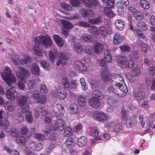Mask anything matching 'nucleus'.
Instances as JSON below:
<instances>
[{
  "instance_id": "a878e982",
  "label": "nucleus",
  "mask_w": 155,
  "mask_h": 155,
  "mask_svg": "<svg viewBox=\"0 0 155 155\" xmlns=\"http://www.w3.org/2000/svg\"><path fill=\"white\" fill-rule=\"evenodd\" d=\"M140 69L139 67H135L132 70L131 72V76L132 77L138 76L140 73Z\"/></svg>"
},
{
  "instance_id": "f257e3e1",
  "label": "nucleus",
  "mask_w": 155,
  "mask_h": 155,
  "mask_svg": "<svg viewBox=\"0 0 155 155\" xmlns=\"http://www.w3.org/2000/svg\"><path fill=\"white\" fill-rule=\"evenodd\" d=\"M112 78L111 84L107 89V92L119 97L125 96L127 94L128 90L125 84L120 83V82L124 81L122 76L119 74H113Z\"/></svg>"
},
{
  "instance_id": "ea45409f",
  "label": "nucleus",
  "mask_w": 155,
  "mask_h": 155,
  "mask_svg": "<svg viewBox=\"0 0 155 155\" xmlns=\"http://www.w3.org/2000/svg\"><path fill=\"white\" fill-rule=\"evenodd\" d=\"M125 65L126 68H131L134 66V62L131 59H129L127 60Z\"/></svg>"
},
{
  "instance_id": "c756f323",
  "label": "nucleus",
  "mask_w": 155,
  "mask_h": 155,
  "mask_svg": "<svg viewBox=\"0 0 155 155\" xmlns=\"http://www.w3.org/2000/svg\"><path fill=\"white\" fill-rule=\"evenodd\" d=\"M73 132L72 130L70 127H66L64 129V135L65 137H69L72 135Z\"/></svg>"
},
{
  "instance_id": "4468645a",
  "label": "nucleus",
  "mask_w": 155,
  "mask_h": 155,
  "mask_svg": "<svg viewBox=\"0 0 155 155\" xmlns=\"http://www.w3.org/2000/svg\"><path fill=\"white\" fill-rule=\"evenodd\" d=\"M124 37L120 34L116 33L114 36L113 41L114 43L116 45H118L121 43L124 39Z\"/></svg>"
},
{
  "instance_id": "4c0bfd02",
  "label": "nucleus",
  "mask_w": 155,
  "mask_h": 155,
  "mask_svg": "<svg viewBox=\"0 0 155 155\" xmlns=\"http://www.w3.org/2000/svg\"><path fill=\"white\" fill-rule=\"evenodd\" d=\"M139 45L142 51L144 52H146L148 50V46L147 44L144 43L143 42L140 41L139 43Z\"/></svg>"
},
{
  "instance_id": "6ab92c4d",
  "label": "nucleus",
  "mask_w": 155,
  "mask_h": 155,
  "mask_svg": "<svg viewBox=\"0 0 155 155\" xmlns=\"http://www.w3.org/2000/svg\"><path fill=\"white\" fill-rule=\"evenodd\" d=\"M4 107L6 110L9 112H12L15 110V106L13 103L8 101L5 102Z\"/></svg>"
},
{
  "instance_id": "9b49d317",
  "label": "nucleus",
  "mask_w": 155,
  "mask_h": 155,
  "mask_svg": "<svg viewBox=\"0 0 155 155\" xmlns=\"http://www.w3.org/2000/svg\"><path fill=\"white\" fill-rule=\"evenodd\" d=\"M113 74L110 73L106 70H104L102 72L101 76L103 80L105 82H108L110 80L112 81Z\"/></svg>"
},
{
  "instance_id": "6e6d98bb",
  "label": "nucleus",
  "mask_w": 155,
  "mask_h": 155,
  "mask_svg": "<svg viewBox=\"0 0 155 155\" xmlns=\"http://www.w3.org/2000/svg\"><path fill=\"white\" fill-rule=\"evenodd\" d=\"M138 28L143 31H145L147 29L146 24L143 22L140 21L138 24Z\"/></svg>"
},
{
  "instance_id": "052dcab7",
  "label": "nucleus",
  "mask_w": 155,
  "mask_h": 155,
  "mask_svg": "<svg viewBox=\"0 0 155 155\" xmlns=\"http://www.w3.org/2000/svg\"><path fill=\"white\" fill-rule=\"evenodd\" d=\"M120 50L123 52H129L130 51V48L128 45H124L120 47Z\"/></svg>"
},
{
  "instance_id": "ddd939ff",
  "label": "nucleus",
  "mask_w": 155,
  "mask_h": 155,
  "mask_svg": "<svg viewBox=\"0 0 155 155\" xmlns=\"http://www.w3.org/2000/svg\"><path fill=\"white\" fill-rule=\"evenodd\" d=\"M94 115L97 120L101 121L106 120L107 118V117L105 114L102 112L96 111L94 112Z\"/></svg>"
},
{
  "instance_id": "f8f14e48",
  "label": "nucleus",
  "mask_w": 155,
  "mask_h": 155,
  "mask_svg": "<svg viewBox=\"0 0 155 155\" xmlns=\"http://www.w3.org/2000/svg\"><path fill=\"white\" fill-rule=\"evenodd\" d=\"M89 104L94 108L98 107L101 104V102L99 99L94 97H92L88 100Z\"/></svg>"
},
{
  "instance_id": "58836bf2",
  "label": "nucleus",
  "mask_w": 155,
  "mask_h": 155,
  "mask_svg": "<svg viewBox=\"0 0 155 155\" xmlns=\"http://www.w3.org/2000/svg\"><path fill=\"white\" fill-rule=\"evenodd\" d=\"M47 101V97L45 96H41L37 99L38 103L41 104H44Z\"/></svg>"
},
{
  "instance_id": "c03bdc74",
  "label": "nucleus",
  "mask_w": 155,
  "mask_h": 155,
  "mask_svg": "<svg viewBox=\"0 0 155 155\" xmlns=\"http://www.w3.org/2000/svg\"><path fill=\"white\" fill-rule=\"evenodd\" d=\"M93 97H94L99 98H101V97L102 96V93L100 91L96 90L94 91L92 93Z\"/></svg>"
},
{
  "instance_id": "9d476101",
  "label": "nucleus",
  "mask_w": 155,
  "mask_h": 155,
  "mask_svg": "<svg viewBox=\"0 0 155 155\" xmlns=\"http://www.w3.org/2000/svg\"><path fill=\"white\" fill-rule=\"evenodd\" d=\"M64 122L61 119H58L55 123V124H51L52 128L51 129L52 130H57L60 131H62L64 128Z\"/></svg>"
},
{
  "instance_id": "7ed1b4c3",
  "label": "nucleus",
  "mask_w": 155,
  "mask_h": 155,
  "mask_svg": "<svg viewBox=\"0 0 155 155\" xmlns=\"http://www.w3.org/2000/svg\"><path fill=\"white\" fill-rule=\"evenodd\" d=\"M21 98L18 100V104L21 107L19 108L17 110V113L20 115L19 116L15 115L14 118L16 120L17 124H19L23 120V114L28 110L29 106L27 104V98L26 97L21 96Z\"/></svg>"
},
{
  "instance_id": "0e129e2a",
  "label": "nucleus",
  "mask_w": 155,
  "mask_h": 155,
  "mask_svg": "<svg viewBox=\"0 0 155 155\" xmlns=\"http://www.w3.org/2000/svg\"><path fill=\"white\" fill-rule=\"evenodd\" d=\"M35 81L33 79L30 80L28 83V86L30 89L32 88L35 86Z\"/></svg>"
},
{
  "instance_id": "338daca9",
  "label": "nucleus",
  "mask_w": 155,
  "mask_h": 155,
  "mask_svg": "<svg viewBox=\"0 0 155 155\" xmlns=\"http://www.w3.org/2000/svg\"><path fill=\"white\" fill-rule=\"evenodd\" d=\"M61 5L62 7L67 11H69L71 9V7L70 5L64 3H61Z\"/></svg>"
},
{
  "instance_id": "c9c22d12",
  "label": "nucleus",
  "mask_w": 155,
  "mask_h": 155,
  "mask_svg": "<svg viewBox=\"0 0 155 155\" xmlns=\"http://www.w3.org/2000/svg\"><path fill=\"white\" fill-rule=\"evenodd\" d=\"M134 15V17L138 20H141L143 17L142 12L139 11H137Z\"/></svg>"
},
{
  "instance_id": "f3484780",
  "label": "nucleus",
  "mask_w": 155,
  "mask_h": 155,
  "mask_svg": "<svg viewBox=\"0 0 155 155\" xmlns=\"http://www.w3.org/2000/svg\"><path fill=\"white\" fill-rule=\"evenodd\" d=\"M67 58L64 53L60 52L59 59L57 62V65L59 66L61 64L62 66H64L66 64Z\"/></svg>"
},
{
  "instance_id": "2f4dec72",
  "label": "nucleus",
  "mask_w": 155,
  "mask_h": 155,
  "mask_svg": "<svg viewBox=\"0 0 155 155\" xmlns=\"http://www.w3.org/2000/svg\"><path fill=\"white\" fill-rule=\"evenodd\" d=\"M89 31L94 36L96 37L98 35V31L97 27L95 26H91L89 29Z\"/></svg>"
},
{
  "instance_id": "680f3d73",
  "label": "nucleus",
  "mask_w": 155,
  "mask_h": 155,
  "mask_svg": "<svg viewBox=\"0 0 155 155\" xmlns=\"http://www.w3.org/2000/svg\"><path fill=\"white\" fill-rule=\"evenodd\" d=\"M78 84L77 81L76 80H73L70 82V86L73 89L76 88Z\"/></svg>"
},
{
  "instance_id": "5701e85b",
  "label": "nucleus",
  "mask_w": 155,
  "mask_h": 155,
  "mask_svg": "<svg viewBox=\"0 0 155 155\" xmlns=\"http://www.w3.org/2000/svg\"><path fill=\"white\" fill-rule=\"evenodd\" d=\"M89 129V134L91 135L94 137H97L98 136L99 130L97 127H90Z\"/></svg>"
},
{
  "instance_id": "69168bd1",
  "label": "nucleus",
  "mask_w": 155,
  "mask_h": 155,
  "mask_svg": "<svg viewBox=\"0 0 155 155\" xmlns=\"http://www.w3.org/2000/svg\"><path fill=\"white\" fill-rule=\"evenodd\" d=\"M115 1L114 0H107V5L109 8H112L114 5Z\"/></svg>"
},
{
  "instance_id": "37998d69",
  "label": "nucleus",
  "mask_w": 155,
  "mask_h": 155,
  "mask_svg": "<svg viewBox=\"0 0 155 155\" xmlns=\"http://www.w3.org/2000/svg\"><path fill=\"white\" fill-rule=\"evenodd\" d=\"M84 51L87 53L90 54H93L94 50L93 48L91 46H86L84 48Z\"/></svg>"
},
{
  "instance_id": "a211bd4d",
  "label": "nucleus",
  "mask_w": 155,
  "mask_h": 155,
  "mask_svg": "<svg viewBox=\"0 0 155 155\" xmlns=\"http://www.w3.org/2000/svg\"><path fill=\"white\" fill-rule=\"evenodd\" d=\"M125 24V22L121 19H117L115 22L116 28L120 31H122L124 29Z\"/></svg>"
},
{
  "instance_id": "774afa93",
  "label": "nucleus",
  "mask_w": 155,
  "mask_h": 155,
  "mask_svg": "<svg viewBox=\"0 0 155 155\" xmlns=\"http://www.w3.org/2000/svg\"><path fill=\"white\" fill-rule=\"evenodd\" d=\"M18 88L21 90H24L25 88V85L23 83L19 81L18 84Z\"/></svg>"
},
{
  "instance_id": "bb28decb",
  "label": "nucleus",
  "mask_w": 155,
  "mask_h": 155,
  "mask_svg": "<svg viewBox=\"0 0 155 155\" xmlns=\"http://www.w3.org/2000/svg\"><path fill=\"white\" fill-rule=\"evenodd\" d=\"M78 107L77 105L75 104H72L70 106L69 110L71 114H74L78 111Z\"/></svg>"
},
{
  "instance_id": "1a4fd4ad",
  "label": "nucleus",
  "mask_w": 155,
  "mask_h": 155,
  "mask_svg": "<svg viewBox=\"0 0 155 155\" xmlns=\"http://www.w3.org/2000/svg\"><path fill=\"white\" fill-rule=\"evenodd\" d=\"M74 68L78 71L80 72H86L87 68L85 64L81 61L76 60L74 62Z\"/></svg>"
},
{
  "instance_id": "603ef678",
  "label": "nucleus",
  "mask_w": 155,
  "mask_h": 155,
  "mask_svg": "<svg viewBox=\"0 0 155 155\" xmlns=\"http://www.w3.org/2000/svg\"><path fill=\"white\" fill-rule=\"evenodd\" d=\"M0 125L3 127L4 129H6L9 126V123L8 121L3 122L2 120H0Z\"/></svg>"
},
{
  "instance_id": "49530a36",
  "label": "nucleus",
  "mask_w": 155,
  "mask_h": 155,
  "mask_svg": "<svg viewBox=\"0 0 155 155\" xmlns=\"http://www.w3.org/2000/svg\"><path fill=\"white\" fill-rule=\"evenodd\" d=\"M80 81L82 86V89L84 91L87 89V86L86 84L85 80L84 78H81L80 80Z\"/></svg>"
},
{
  "instance_id": "72a5a7b5",
  "label": "nucleus",
  "mask_w": 155,
  "mask_h": 155,
  "mask_svg": "<svg viewBox=\"0 0 155 155\" xmlns=\"http://www.w3.org/2000/svg\"><path fill=\"white\" fill-rule=\"evenodd\" d=\"M40 91L43 95L47 94L48 92L47 87L44 84H41L40 85Z\"/></svg>"
},
{
  "instance_id": "6e6552de",
  "label": "nucleus",
  "mask_w": 155,
  "mask_h": 155,
  "mask_svg": "<svg viewBox=\"0 0 155 155\" xmlns=\"http://www.w3.org/2000/svg\"><path fill=\"white\" fill-rule=\"evenodd\" d=\"M51 93L54 97H57L61 99H65L67 95L66 90L62 87H60L57 89V92L54 90H52Z\"/></svg>"
},
{
  "instance_id": "0eeeda50",
  "label": "nucleus",
  "mask_w": 155,
  "mask_h": 155,
  "mask_svg": "<svg viewBox=\"0 0 155 155\" xmlns=\"http://www.w3.org/2000/svg\"><path fill=\"white\" fill-rule=\"evenodd\" d=\"M31 59L29 56H27L24 58H20L18 57V55H15L12 58V61L14 64L15 65H22L24 64L27 63L31 61Z\"/></svg>"
},
{
  "instance_id": "b1692460",
  "label": "nucleus",
  "mask_w": 155,
  "mask_h": 155,
  "mask_svg": "<svg viewBox=\"0 0 155 155\" xmlns=\"http://www.w3.org/2000/svg\"><path fill=\"white\" fill-rule=\"evenodd\" d=\"M53 37L57 44L60 47H62L64 44V42L61 38L57 35H54Z\"/></svg>"
},
{
  "instance_id": "2eb2a0df",
  "label": "nucleus",
  "mask_w": 155,
  "mask_h": 155,
  "mask_svg": "<svg viewBox=\"0 0 155 155\" xmlns=\"http://www.w3.org/2000/svg\"><path fill=\"white\" fill-rule=\"evenodd\" d=\"M79 12L83 17H92L93 15V12L90 9H82L80 10Z\"/></svg>"
},
{
  "instance_id": "13d9d810",
  "label": "nucleus",
  "mask_w": 155,
  "mask_h": 155,
  "mask_svg": "<svg viewBox=\"0 0 155 155\" xmlns=\"http://www.w3.org/2000/svg\"><path fill=\"white\" fill-rule=\"evenodd\" d=\"M127 58L124 56H120L118 60L119 62L121 64H125L127 61Z\"/></svg>"
},
{
  "instance_id": "7c9ffc66",
  "label": "nucleus",
  "mask_w": 155,
  "mask_h": 155,
  "mask_svg": "<svg viewBox=\"0 0 155 155\" xmlns=\"http://www.w3.org/2000/svg\"><path fill=\"white\" fill-rule=\"evenodd\" d=\"M88 21L91 24H95L99 23L101 21V17L99 16L94 18H89L88 19Z\"/></svg>"
},
{
  "instance_id": "09e8293b",
  "label": "nucleus",
  "mask_w": 155,
  "mask_h": 155,
  "mask_svg": "<svg viewBox=\"0 0 155 155\" xmlns=\"http://www.w3.org/2000/svg\"><path fill=\"white\" fill-rule=\"evenodd\" d=\"M78 104L81 106H84L86 104L85 99L81 96H80L78 98Z\"/></svg>"
},
{
  "instance_id": "a18cd8bd",
  "label": "nucleus",
  "mask_w": 155,
  "mask_h": 155,
  "mask_svg": "<svg viewBox=\"0 0 155 155\" xmlns=\"http://www.w3.org/2000/svg\"><path fill=\"white\" fill-rule=\"evenodd\" d=\"M25 117L27 121L29 123H31L33 121V118L31 113L30 112H26Z\"/></svg>"
},
{
  "instance_id": "bf43d9fd",
  "label": "nucleus",
  "mask_w": 155,
  "mask_h": 155,
  "mask_svg": "<svg viewBox=\"0 0 155 155\" xmlns=\"http://www.w3.org/2000/svg\"><path fill=\"white\" fill-rule=\"evenodd\" d=\"M56 108L58 109V110L60 114L63 113L64 111V108L62 106L61 104L59 103H58L55 106Z\"/></svg>"
},
{
  "instance_id": "f704fd0d",
  "label": "nucleus",
  "mask_w": 155,
  "mask_h": 155,
  "mask_svg": "<svg viewBox=\"0 0 155 155\" xmlns=\"http://www.w3.org/2000/svg\"><path fill=\"white\" fill-rule=\"evenodd\" d=\"M75 50L78 54H81L83 52V48L81 45L79 43H76L74 44Z\"/></svg>"
},
{
  "instance_id": "cd10ccee",
  "label": "nucleus",
  "mask_w": 155,
  "mask_h": 155,
  "mask_svg": "<svg viewBox=\"0 0 155 155\" xmlns=\"http://www.w3.org/2000/svg\"><path fill=\"white\" fill-rule=\"evenodd\" d=\"M75 143V140L71 138H67L65 142L66 145L68 147H71L74 146Z\"/></svg>"
},
{
  "instance_id": "5fc2aeb1",
  "label": "nucleus",
  "mask_w": 155,
  "mask_h": 155,
  "mask_svg": "<svg viewBox=\"0 0 155 155\" xmlns=\"http://www.w3.org/2000/svg\"><path fill=\"white\" fill-rule=\"evenodd\" d=\"M82 128V125L80 124H78L76 125L74 127L73 129L75 132L78 133L81 130Z\"/></svg>"
},
{
  "instance_id": "4d7b16f0",
  "label": "nucleus",
  "mask_w": 155,
  "mask_h": 155,
  "mask_svg": "<svg viewBox=\"0 0 155 155\" xmlns=\"http://www.w3.org/2000/svg\"><path fill=\"white\" fill-rule=\"evenodd\" d=\"M100 66L101 67V69L104 70H106L107 68L106 61L104 60H100Z\"/></svg>"
},
{
  "instance_id": "423d86ee",
  "label": "nucleus",
  "mask_w": 155,
  "mask_h": 155,
  "mask_svg": "<svg viewBox=\"0 0 155 155\" xmlns=\"http://www.w3.org/2000/svg\"><path fill=\"white\" fill-rule=\"evenodd\" d=\"M18 69L19 71L16 72V75L19 79L22 82H24L26 78L29 76L30 72L28 70L21 66H18Z\"/></svg>"
},
{
  "instance_id": "e2e57ef3",
  "label": "nucleus",
  "mask_w": 155,
  "mask_h": 155,
  "mask_svg": "<svg viewBox=\"0 0 155 155\" xmlns=\"http://www.w3.org/2000/svg\"><path fill=\"white\" fill-rule=\"evenodd\" d=\"M78 25L82 27L87 28L89 27L90 24L87 22L80 21L78 23Z\"/></svg>"
},
{
  "instance_id": "39448f33",
  "label": "nucleus",
  "mask_w": 155,
  "mask_h": 155,
  "mask_svg": "<svg viewBox=\"0 0 155 155\" xmlns=\"http://www.w3.org/2000/svg\"><path fill=\"white\" fill-rule=\"evenodd\" d=\"M5 94L7 98L11 101L14 100L16 97L19 98V99L22 98V97H21V96L25 97L21 95H19L18 97V93L16 91L15 87L13 86L7 89Z\"/></svg>"
},
{
  "instance_id": "79ce46f5",
  "label": "nucleus",
  "mask_w": 155,
  "mask_h": 155,
  "mask_svg": "<svg viewBox=\"0 0 155 155\" xmlns=\"http://www.w3.org/2000/svg\"><path fill=\"white\" fill-rule=\"evenodd\" d=\"M62 84L65 88H68L69 87L70 84L67 78L65 77H63L62 79Z\"/></svg>"
},
{
  "instance_id": "8fccbe9b",
  "label": "nucleus",
  "mask_w": 155,
  "mask_h": 155,
  "mask_svg": "<svg viewBox=\"0 0 155 155\" xmlns=\"http://www.w3.org/2000/svg\"><path fill=\"white\" fill-rule=\"evenodd\" d=\"M88 81L92 88L95 87L97 85V81L94 79L90 78L88 79Z\"/></svg>"
},
{
  "instance_id": "f03ea898",
  "label": "nucleus",
  "mask_w": 155,
  "mask_h": 155,
  "mask_svg": "<svg viewBox=\"0 0 155 155\" xmlns=\"http://www.w3.org/2000/svg\"><path fill=\"white\" fill-rule=\"evenodd\" d=\"M52 41L49 36L48 35L45 36H41L39 37L35 38V43L36 46V48H34V51L35 54L37 56L41 57L42 55L40 50L42 47L41 43L45 47L49 46H51Z\"/></svg>"
},
{
  "instance_id": "aec40b11",
  "label": "nucleus",
  "mask_w": 155,
  "mask_h": 155,
  "mask_svg": "<svg viewBox=\"0 0 155 155\" xmlns=\"http://www.w3.org/2000/svg\"><path fill=\"white\" fill-rule=\"evenodd\" d=\"M31 73L37 75L39 74L40 68L38 65L36 63H34L30 68Z\"/></svg>"
},
{
  "instance_id": "a19ab883",
  "label": "nucleus",
  "mask_w": 155,
  "mask_h": 155,
  "mask_svg": "<svg viewBox=\"0 0 155 155\" xmlns=\"http://www.w3.org/2000/svg\"><path fill=\"white\" fill-rule=\"evenodd\" d=\"M82 38L85 41L88 42H90L92 39V37L87 34H84L82 35Z\"/></svg>"
},
{
  "instance_id": "dca6fc26",
  "label": "nucleus",
  "mask_w": 155,
  "mask_h": 155,
  "mask_svg": "<svg viewBox=\"0 0 155 155\" xmlns=\"http://www.w3.org/2000/svg\"><path fill=\"white\" fill-rule=\"evenodd\" d=\"M99 31L101 35L103 37H105L111 33V30L110 28L102 26L100 28Z\"/></svg>"
},
{
  "instance_id": "473e14b6",
  "label": "nucleus",
  "mask_w": 155,
  "mask_h": 155,
  "mask_svg": "<svg viewBox=\"0 0 155 155\" xmlns=\"http://www.w3.org/2000/svg\"><path fill=\"white\" fill-rule=\"evenodd\" d=\"M103 13L106 14L107 16L110 17H112L114 15L113 11L108 8L105 7L104 8Z\"/></svg>"
},
{
  "instance_id": "de8ad7c7",
  "label": "nucleus",
  "mask_w": 155,
  "mask_h": 155,
  "mask_svg": "<svg viewBox=\"0 0 155 155\" xmlns=\"http://www.w3.org/2000/svg\"><path fill=\"white\" fill-rule=\"evenodd\" d=\"M34 136L36 139L42 141L44 140L45 139V137L44 135L40 133H35Z\"/></svg>"
},
{
  "instance_id": "e433bc0d",
  "label": "nucleus",
  "mask_w": 155,
  "mask_h": 155,
  "mask_svg": "<svg viewBox=\"0 0 155 155\" xmlns=\"http://www.w3.org/2000/svg\"><path fill=\"white\" fill-rule=\"evenodd\" d=\"M140 5L144 9H148L150 7L149 3L145 0H141L140 1Z\"/></svg>"
},
{
  "instance_id": "4be33fe9",
  "label": "nucleus",
  "mask_w": 155,
  "mask_h": 155,
  "mask_svg": "<svg viewBox=\"0 0 155 155\" xmlns=\"http://www.w3.org/2000/svg\"><path fill=\"white\" fill-rule=\"evenodd\" d=\"M87 142V138L84 136L78 138L77 140V145L80 147H83L86 145Z\"/></svg>"
},
{
  "instance_id": "20e7f679",
  "label": "nucleus",
  "mask_w": 155,
  "mask_h": 155,
  "mask_svg": "<svg viewBox=\"0 0 155 155\" xmlns=\"http://www.w3.org/2000/svg\"><path fill=\"white\" fill-rule=\"evenodd\" d=\"M1 75L5 82L9 85H11L13 82L16 81V78L12 74L11 68L7 66L5 67Z\"/></svg>"
},
{
  "instance_id": "864d4df0",
  "label": "nucleus",
  "mask_w": 155,
  "mask_h": 155,
  "mask_svg": "<svg viewBox=\"0 0 155 155\" xmlns=\"http://www.w3.org/2000/svg\"><path fill=\"white\" fill-rule=\"evenodd\" d=\"M79 18L80 15L77 14H73L71 16H68L65 18L69 20L78 19Z\"/></svg>"
},
{
  "instance_id": "3c124183",
  "label": "nucleus",
  "mask_w": 155,
  "mask_h": 155,
  "mask_svg": "<svg viewBox=\"0 0 155 155\" xmlns=\"http://www.w3.org/2000/svg\"><path fill=\"white\" fill-rule=\"evenodd\" d=\"M107 102L110 106H114L116 103V101L114 99L111 97H108L107 99Z\"/></svg>"
},
{
  "instance_id": "412c9836",
  "label": "nucleus",
  "mask_w": 155,
  "mask_h": 155,
  "mask_svg": "<svg viewBox=\"0 0 155 155\" xmlns=\"http://www.w3.org/2000/svg\"><path fill=\"white\" fill-rule=\"evenodd\" d=\"M94 47L95 52L97 54H99L104 49V45L99 42L95 43Z\"/></svg>"
},
{
  "instance_id": "393cba45",
  "label": "nucleus",
  "mask_w": 155,
  "mask_h": 155,
  "mask_svg": "<svg viewBox=\"0 0 155 155\" xmlns=\"http://www.w3.org/2000/svg\"><path fill=\"white\" fill-rule=\"evenodd\" d=\"M61 23L64 28L68 29H72L74 27L73 25L70 22L66 20H62Z\"/></svg>"
},
{
  "instance_id": "c85d7f7f",
  "label": "nucleus",
  "mask_w": 155,
  "mask_h": 155,
  "mask_svg": "<svg viewBox=\"0 0 155 155\" xmlns=\"http://www.w3.org/2000/svg\"><path fill=\"white\" fill-rule=\"evenodd\" d=\"M16 141L17 143L21 145H23L25 143V138L21 136H18L16 138Z\"/></svg>"
}]
</instances>
